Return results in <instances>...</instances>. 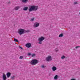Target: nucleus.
I'll return each instance as SVG.
<instances>
[{"label": "nucleus", "mask_w": 80, "mask_h": 80, "mask_svg": "<svg viewBox=\"0 0 80 80\" xmlns=\"http://www.w3.org/2000/svg\"><path fill=\"white\" fill-rule=\"evenodd\" d=\"M38 7L37 6L32 5L30 6L28 10L29 12H32V11H36L38 9Z\"/></svg>", "instance_id": "1"}, {"label": "nucleus", "mask_w": 80, "mask_h": 80, "mask_svg": "<svg viewBox=\"0 0 80 80\" xmlns=\"http://www.w3.org/2000/svg\"><path fill=\"white\" fill-rule=\"evenodd\" d=\"M18 33L20 35H23V34H25V29L20 28L18 29Z\"/></svg>", "instance_id": "2"}, {"label": "nucleus", "mask_w": 80, "mask_h": 80, "mask_svg": "<svg viewBox=\"0 0 80 80\" xmlns=\"http://www.w3.org/2000/svg\"><path fill=\"white\" fill-rule=\"evenodd\" d=\"M30 63L32 65H35L38 63V61L36 59H33L31 62Z\"/></svg>", "instance_id": "3"}, {"label": "nucleus", "mask_w": 80, "mask_h": 80, "mask_svg": "<svg viewBox=\"0 0 80 80\" xmlns=\"http://www.w3.org/2000/svg\"><path fill=\"white\" fill-rule=\"evenodd\" d=\"M45 39V38L43 37H41L38 39V43L41 45L42 44V41Z\"/></svg>", "instance_id": "4"}, {"label": "nucleus", "mask_w": 80, "mask_h": 80, "mask_svg": "<svg viewBox=\"0 0 80 80\" xmlns=\"http://www.w3.org/2000/svg\"><path fill=\"white\" fill-rule=\"evenodd\" d=\"M39 25H40V23H39L36 22L34 24L33 26L34 28H36V27H39Z\"/></svg>", "instance_id": "5"}, {"label": "nucleus", "mask_w": 80, "mask_h": 80, "mask_svg": "<svg viewBox=\"0 0 80 80\" xmlns=\"http://www.w3.org/2000/svg\"><path fill=\"white\" fill-rule=\"evenodd\" d=\"M46 60L48 62H50V61L52 60V57H51V56H48L46 58Z\"/></svg>", "instance_id": "6"}, {"label": "nucleus", "mask_w": 80, "mask_h": 80, "mask_svg": "<svg viewBox=\"0 0 80 80\" xmlns=\"http://www.w3.org/2000/svg\"><path fill=\"white\" fill-rule=\"evenodd\" d=\"M2 78L3 80H6L7 79V76H6V75L5 73H3L2 75Z\"/></svg>", "instance_id": "7"}, {"label": "nucleus", "mask_w": 80, "mask_h": 80, "mask_svg": "<svg viewBox=\"0 0 80 80\" xmlns=\"http://www.w3.org/2000/svg\"><path fill=\"white\" fill-rule=\"evenodd\" d=\"M26 47L27 48H30L31 47V44L30 43H27L26 44Z\"/></svg>", "instance_id": "8"}, {"label": "nucleus", "mask_w": 80, "mask_h": 80, "mask_svg": "<svg viewBox=\"0 0 80 80\" xmlns=\"http://www.w3.org/2000/svg\"><path fill=\"white\" fill-rule=\"evenodd\" d=\"M20 8V6H16L14 8V9L15 10H18V9Z\"/></svg>", "instance_id": "9"}, {"label": "nucleus", "mask_w": 80, "mask_h": 80, "mask_svg": "<svg viewBox=\"0 0 80 80\" xmlns=\"http://www.w3.org/2000/svg\"><path fill=\"white\" fill-rule=\"evenodd\" d=\"M6 75L7 78H9L11 76V73L10 72H8L7 73Z\"/></svg>", "instance_id": "10"}, {"label": "nucleus", "mask_w": 80, "mask_h": 80, "mask_svg": "<svg viewBox=\"0 0 80 80\" xmlns=\"http://www.w3.org/2000/svg\"><path fill=\"white\" fill-rule=\"evenodd\" d=\"M52 70L53 71H55L57 70V68L55 66H53L52 68Z\"/></svg>", "instance_id": "11"}, {"label": "nucleus", "mask_w": 80, "mask_h": 80, "mask_svg": "<svg viewBox=\"0 0 80 80\" xmlns=\"http://www.w3.org/2000/svg\"><path fill=\"white\" fill-rule=\"evenodd\" d=\"M28 1V0H22V2L23 3H27Z\"/></svg>", "instance_id": "12"}, {"label": "nucleus", "mask_w": 80, "mask_h": 80, "mask_svg": "<svg viewBox=\"0 0 80 80\" xmlns=\"http://www.w3.org/2000/svg\"><path fill=\"white\" fill-rule=\"evenodd\" d=\"M54 80H57L58 79V75H56L54 77Z\"/></svg>", "instance_id": "13"}, {"label": "nucleus", "mask_w": 80, "mask_h": 80, "mask_svg": "<svg viewBox=\"0 0 80 80\" xmlns=\"http://www.w3.org/2000/svg\"><path fill=\"white\" fill-rule=\"evenodd\" d=\"M28 32H30V30H24V33H28Z\"/></svg>", "instance_id": "14"}, {"label": "nucleus", "mask_w": 80, "mask_h": 80, "mask_svg": "<svg viewBox=\"0 0 80 80\" xmlns=\"http://www.w3.org/2000/svg\"><path fill=\"white\" fill-rule=\"evenodd\" d=\"M28 8L27 7H25L23 8V10H28Z\"/></svg>", "instance_id": "15"}, {"label": "nucleus", "mask_w": 80, "mask_h": 80, "mask_svg": "<svg viewBox=\"0 0 80 80\" xmlns=\"http://www.w3.org/2000/svg\"><path fill=\"white\" fill-rule=\"evenodd\" d=\"M63 36V34L62 33H61L59 35V37H62Z\"/></svg>", "instance_id": "16"}, {"label": "nucleus", "mask_w": 80, "mask_h": 80, "mask_svg": "<svg viewBox=\"0 0 80 80\" xmlns=\"http://www.w3.org/2000/svg\"><path fill=\"white\" fill-rule=\"evenodd\" d=\"M41 67L42 68H45V66L44 65H41Z\"/></svg>", "instance_id": "17"}, {"label": "nucleus", "mask_w": 80, "mask_h": 80, "mask_svg": "<svg viewBox=\"0 0 80 80\" xmlns=\"http://www.w3.org/2000/svg\"><path fill=\"white\" fill-rule=\"evenodd\" d=\"M64 58H65V56H62L61 57V59H64Z\"/></svg>", "instance_id": "18"}, {"label": "nucleus", "mask_w": 80, "mask_h": 80, "mask_svg": "<svg viewBox=\"0 0 80 80\" xmlns=\"http://www.w3.org/2000/svg\"><path fill=\"white\" fill-rule=\"evenodd\" d=\"M14 42H18V41L17 39H16L15 38H14Z\"/></svg>", "instance_id": "19"}, {"label": "nucleus", "mask_w": 80, "mask_h": 80, "mask_svg": "<svg viewBox=\"0 0 80 80\" xmlns=\"http://www.w3.org/2000/svg\"><path fill=\"white\" fill-rule=\"evenodd\" d=\"M74 5H76V4H78V2H74Z\"/></svg>", "instance_id": "20"}, {"label": "nucleus", "mask_w": 80, "mask_h": 80, "mask_svg": "<svg viewBox=\"0 0 80 80\" xmlns=\"http://www.w3.org/2000/svg\"><path fill=\"white\" fill-rule=\"evenodd\" d=\"M23 58V56H20L19 57V59H22Z\"/></svg>", "instance_id": "21"}, {"label": "nucleus", "mask_w": 80, "mask_h": 80, "mask_svg": "<svg viewBox=\"0 0 80 80\" xmlns=\"http://www.w3.org/2000/svg\"><path fill=\"white\" fill-rule=\"evenodd\" d=\"M36 55L35 54H33L32 55V57H35V56Z\"/></svg>", "instance_id": "22"}, {"label": "nucleus", "mask_w": 80, "mask_h": 80, "mask_svg": "<svg viewBox=\"0 0 80 80\" xmlns=\"http://www.w3.org/2000/svg\"><path fill=\"white\" fill-rule=\"evenodd\" d=\"M15 78V76H13L11 77V79H12V80H13Z\"/></svg>", "instance_id": "23"}, {"label": "nucleus", "mask_w": 80, "mask_h": 80, "mask_svg": "<svg viewBox=\"0 0 80 80\" xmlns=\"http://www.w3.org/2000/svg\"><path fill=\"white\" fill-rule=\"evenodd\" d=\"M79 47H80V46H77L75 48L76 49H77V48H79Z\"/></svg>", "instance_id": "24"}, {"label": "nucleus", "mask_w": 80, "mask_h": 80, "mask_svg": "<svg viewBox=\"0 0 80 80\" xmlns=\"http://www.w3.org/2000/svg\"><path fill=\"white\" fill-rule=\"evenodd\" d=\"M31 20L32 21H34V18H32L31 19Z\"/></svg>", "instance_id": "25"}, {"label": "nucleus", "mask_w": 80, "mask_h": 80, "mask_svg": "<svg viewBox=\"0 0 80 80\" xmlns=\"http://www.w3.org/2000/svg\"><path fill=\"white\" fill-rule=\"evenodd\" d=\"M28 56H30L31 55V53H28Z\"/></svg>", "instance_id": "26"}, {"label": "nucleus", "mask_w": 80, "mask_h": 80, "mask_svg": "<svg viewBox=\"0 0 80 80\" xmlns=\"http://www.w3.org/2000/svg\"><path fill=\"white\" fill-rule=\"evenodd\" d=\"M20 48L21 49H23L21 47H20Z\"/></svg>", "instance_id": "27"}, {"label": "nucleus", "mask_w": 80, "mask_h": 80, "mask_svg": "<svg viewBox=\"0 0 80 80\" xmlns=\"http://www.w3.org/2000/svg\"><path fill=\"white\" fill-rule=\"evenodd\" d=\"M79 15H80V12H79Z\"/></svg>", "instance_id": "28"}]
</instances>
